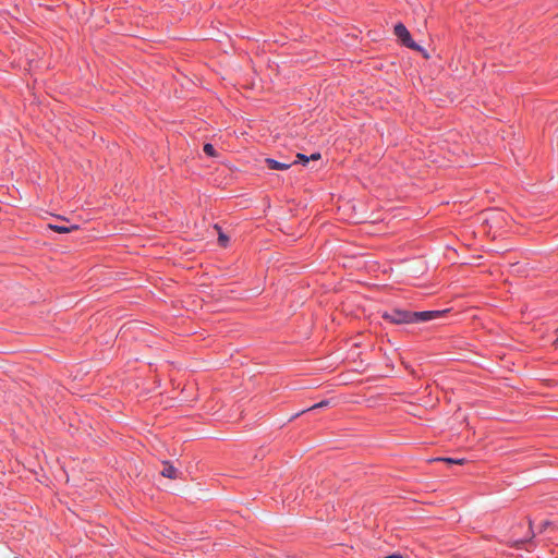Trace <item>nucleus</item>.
<instances>
[{"mask_svg": "<svg viewBox=\"0 0 558 558\" xmlns=\"http://www.w3.org/2000/svg\"><path fill=\"white\" fill-rule=\"evenodd\" d=\"M393 33L397 36V38L402 43L403 46H405V47H408L410 49L420 51V52H422L424 54L425 58H428V54L425 52V50L421 46H418L412 39L409 31L407 29V27L402 23H398L395 26Z\"/></svg>", "mask_w": 558, "mask_h": 558, "instance_id": "f257e3e1", "label": "nucleus"}, {"mask_svg": "<svg viewBox=\"0 0 558 558\" xmlns=\"http://www.w3.org/2000/svg\"><path fill=\"white\" fill-rule=\"evenodd\" d=\"M383 318L393 324H409L413 323V315L411 312L392 310L383 314Z\"/></svg>", "mask_w": 558, "mask_h": 558, "instance_id": "f03ea898", "label": "nucleus"}, {"mask_svg": "<svg viewBox=\"0 0 558 558\" xmlns=\"http://www.w3.org/2000/svg\"><path fill=\"white\" fill-rule=\"evenodd\" d=\"M446 311H426V312H414L413 323L414 322H427L434 318L441 316Z\"/></svg>", "mask_w": 558, "mask_h": 558, "instance_id": "7ed1b4c3", "label": "nucleus"}, {"mask_svg": "<svg viewBox=\"0 0 558 558\" xmlns=\"http://www.w3.org/2000/svg\"><path fill=\"white\" fill-rule=\"evenodd\" d=\"M265 162L267 167L272 170H288L292 166L291 162H280L272 158H266Z\"/></svg>", "mask_w": 558, "mask_h": 558, "instance_id": "20e7f679", "label": "nucleus"}, {"mask_svg": "<svg viewBox=\"0 0 558 558\" xmlns=\"http://www.w3.org/2000/svg\"><path fill=\"white\" fill-rule=\"evenodd\" d=\"M161 475L165 477L174 480L178 477V470L169 462H163V469L161 471Z\"/></svg>", "mask_w": 558, "mask_h": 558, "instance_id": "39448f33", "label": "nucleus"}, {"mask_svg": "<svg viewBox=\"0 0 558 558\" xmlns=\"http://www.w3.org/2000/svg\"><path fill=\"white\" fill-rule=\"evenodd\" d=\"M49 228L59 233H68L73 230H76L77 226L73 225V226L66 227V226L49 225Z\"/></svg>", "mask_w": 558, "mask_h": 558, "instance_id": "423d86ee", "label": "nucleus"}, {"mask_svg": "<svg viewBox=\"0 0 558 558\" xmlns=\"http://www.w3.org/2000/svg\"><path fill=\"white\" fill-rule=\"evenodd\" d=\"M433 461H442L448 464H460V465L465 463V459H452V458H437V459H434Z\"/></svg>", "mask_w": 558, "mask_h": 558, "instance_id": "0eeeda50", "label": "nucleus"}, {"mask_svg": "<svg viewBox=\"0 0 558 558\" xmlns=\"http://www.w3.org/2000/svg\"><path fill=\"white\" fill-rule=\"evenodd\" d=\"M204 153L208 155L209 157H216L217 153L211 144H205L204 145Z\"/></svg>", "mask_w": 558, "mask_h": 558, "instance_id": "6e6552de", "label": "nucleus"}, {"mask_svg": "<svg viewBox=\"0 0 558 558\" xmlns=\"http://www.w3.org/2000/svg\"><path fill=\"white\" fill-rule=\"evenodd\" d=\"M548 530H554V525L551 522L549 521H545L541 524L539 526V530H538V533H545L547 532Z\"/></svg>", "mask_w": 558, "mask_h": 558, "instance_id": "1a4fd4ad", "label": "nucleus"}, {"mask_svg": "<svg viewBox=\"0 0 558 558\" xmlns=\"http://www.w3.org/2000/svg\"><path fill=\"white\" fill-rule=\"evenodd\" d=\"M329 404V401L327 400H324V401H320L316 404H314L313 407L306 409V410H303L301 413H304L306 411H311V410H314V409H318V408H323V407H327Z\"/></svg>", "mask_w": 558, "mask_h": 558, "instance_id": "9d476101", "label": "nucleus"}, {"mask_svg": "<svg viewBox=\"0 0 558 558\" xmlns=\"http://www.w3.org/2000/svg\"><path fill=\"white\" fill-rule=\"evenodd\" d=\"M215 228L219 231V238H218V241L221 245H226L227 242H228V236L225 235L221 231H220V228L216 225Z\"/></svg>", "mask_w": 558, "mask_h": 558, "instance_id": "9b49d317", "label": "nucleus"}, {"mask_svg": "<svg viewBox=\"0 0 558 558\" xmlns=\"http://www.w3.org/2000/svg\"><path fill=\"white\" fill-rule=\"evenodd\" d=\"M296 159V162L301 161L303 165H306L310 161V158L303 154H298ZM293 163H295V161Z\"/></svg>", "mask_w": 558, "mask_h": 558, "instance_id": "f8f14e48", "label": "nucleus"}, {"mask_svg": "<svg viewBox=\"0 0 558 558\" xmlns=\"http://www.w3.org/2000/svg\"><path fill=\"white\" fill-rule=\"evenodd\" d=\"M308 158H310V160H318V159H320V154L319 153L312 154Z\"/></svg>", "mask_w": 558, "mask_h": 558, "instance_id": "ddd939ff", "label": "nucleus"}, {"mask_svg": "<svg viewBox=\"0 0 558 558\" xmlns=\"http://www.w3.org/2000/svg\"><path fill=\"white\" fill-rule=\"evenodd\" d=\"M385 558H403V556L401 554H392V555H389Z\"/></svg>", "mask_w": 558, "mask_h": 558, "instance_id": "4468645a", "label": "nucleus"}, {"mask_svg": "<svg viewBox=\"0 0 558 558\" xmlns=\"http://www.w3.org/2000/svg\"><path fill=\"white\" fill-rule=\"evenodd\" d=\"M521 543H523V541H517V542H515V545H519V544H521Z\"/></svg>", "mask_w": 558, "mask_h": 558, "instance_id": "2eb2a0df", "label": "nucleus"}]
</instances>
